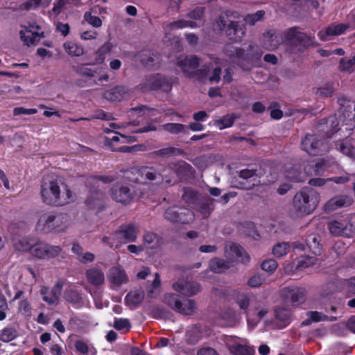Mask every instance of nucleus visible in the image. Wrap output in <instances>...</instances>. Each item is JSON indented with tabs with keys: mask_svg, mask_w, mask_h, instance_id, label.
Here are the masks:
<instances>
[{
	"mask_svg": "<svg viewBox=\"0 0 355 355\" xmlns=\"http://www.w3.org/2000/svg\"><path fill=\"white\" fill-rule=\"evenodd\" d=\"M223 51L232 63L246 71L260 65L263 54L261 49L258 45L252 44L245 50L232 43H228L224 46Z\"/></svg>",
	"mask_w": 355,
	"mask_h": 355,
	"instance_id": "obj_1",
	"label": "nucleus"
},
{
	"mask_svg": "<svg viewBox=\"0 0 355 355\" xmlns=\"http://www.w3.org/2000/svg\"><path fill=\"white\" fill-rule=\"evenodd\" d=\"M40 193L42 202L52 207L67 205L76 197L67 184L58 180L42 181Z\"/></svg>",
	"mask_w": 355,
	"mask_h": 355,
	"instance_id": "obj_2",
	"label": "nucleus"
},
{
	"mask_svg": "<svg viewBox=\"0 0 355 355\" xmlns=\"http://www.w3.org/2000/svg\"><path fill=\"white\" fill-rule=\"evenodd\" d=\"M320 194L309 187H303L293 198V209L297 217L311 214L318 207Z\"/></svg>",
	"mask_w": 355,
	"mask_h": 355,
	"instance_id": "obj_3",
	"label": "nucleus"
},
{
	"mask_svg": "<svg viewBox=\"0 0 355 355\" xmlns=\"http://www.w3.org/2000/svg\"><path fill=\"white\" fill-rule=\"evenodd\" d=\"M69 226V216L67 214L51 211L40 217L37 229L45 234L64 232Z\"/></svg>",
	"mask_w": 355,
	"mask_h": 355,
	"instance_id": "obj_4",
	"label": "nucleus"
},
{
	"mask_svg": "<svg viewBox=\"0 0 355 355\" xmlns=\"http://www.w3.org/2000/svg\"><path fill=\"white\" fill-rule=\"evenodd\" d=\"M135 172L139 176L135 179L137 182L154 181L155 184L165 182L166 184L175 182V173L170 167L164 168L161 172H157L155 168L145 166L136 168Z\"/></svg>",
	"mask_w": 355,
	"mask_h": 355,
	"instance_id": "obj_5",
	"label": "nucleus"
},
{
	"mask_svg": "<svg viewBox=\"0 0 355 355\" xmlns=\"http://www.w3.org/2000/svg\"><path fill=\"white\" fill-rule=\"evenodd\" d=\"M137 233L138 230L135 224L121 225L119 230L109 236H103L102 242L111 248L118 249L123 243L135 242L137 237Z\"/></svg>",
	"mask_w": 355,
	"mask_h": 355,
	"instance_id": "obj_6",
	"label": "nucleus"
},
{
	"mask_svg": "<svg viewBox=\"0 0 355 355\" xmlns=\"http://www.w3.org/2000/svg\"><path fill=\"white\" fill-rule=\"evenodd\" d=\"M115 180L112 175H93L87 178L85 185L89 189L90 195L86 199L85 203L89 209L100 208L103 194L96 184L101 181L103 183H111Z\"/></svg>",
	"mask_w": 355,
	"mask_h": 355,
	"instance_id": "obj_7",
	"label": "nucleus"
},
{
	"mask_svg": "<svg viewBox=\"0 0 355 355\" xmlns=\"http://www.w3.org/2000/svg\"><path fill=\"white\" fill-rule=\"evenodd\" d=\"M314 36L301 32L297 27L291 28L284 33L287 45L297 48L300 52L304 51L309 47L318 46V44L314 41Z\"/></svg>",
	"mask_w": 355,
	"mask_h": 355,
	"instance_id": "obj_8",
	"label": "nucleus"
},
{
	"mask_svg": "<svg viewBox=\"0 0 355 355\" xmlns=\"http://www.w3.org/2000/svg\"><path fill=\"white\" fill-rule=\"evenodd\" d=\"M216 23L219 30L224 31L229 40H240L245 34L243 25L239 21H232L227 12L220 14Z\"/></svg>",
	"mask_w": 355,
	"mask_h": 355,
	"instance_id": "obj_9",
	"label": "nucleus"
},
{
	"mask_svg": "<svg viewBox=\"0 0 355 355\" xmlns=\"http://www.w3.org/2000/svg\"><path fill=\"white\" fill-rule=\"evenodd\" d=\"M188 129H190L192 131H202L203 130V125L196 121L191 123L189 128L180 123H166L159 125L157 128L154 124L150 123L136 130H132V133H144L148 131L162 130L170 132L171 133H180L187 131Z\"/></svg>",
	"mask_w": 355,
	"mask_h": 355,
	"instance_id": "obj_10",
	"label": "nucleus"
},
{
	"mask_svg": "<svg viewBox=\"0 0 355 355\" xmlns=\"http://www.w3.org/2000/svg\"><path fill=\"white\" fill-rule=\"evenodd\" d=\"M110 196L115 202L126 206L133 202L136 192L130 184L117 182L112 184L110 189Z\"/></svg>",
	"mask_w": 355,
	"mask_h": 355,
	"instance_id": "obj_11",
	"label": "nucleus"
},
{
	"mask_svg": "<svg viewBox=\"0 0 355 355\" xmlns=\"http://www.w3.org/2000/svg\"><path fill=\"white\" fill-rule=\"evenodd\" d=\"M164 302L175 311L185 315H191L196 309V302L193 300L180 299L178 294L166 293L164 297Z\"/></svg>",
	"mask_w": 355,
	"mask_h": 355,
	"instance_id": "obj_12",
	"label": "nucleus"
},
{
	"mask_svg": "<svg viewBox=\"0 0 355 355\" xmlns=\"http://www.w3.org/2000/svg\"><path fill=\"white\" fill-rule=\"evenodd\" d=\"M164 218L173 223L189 224L194 220V214L188 208L174 205L166 209Z\"/></svg>",
	"mask_w": 355,
	"mask_h": 355,
	"instance_id": "obj_13",
	"label": "nucleus"
},
{
	"mask_svg": "<svg viewBox=\"0 0 355 355\" xmlns=\"http://www.w3.org/2000/svg\"><path fill=\"white\" fill-rule=\"evenodd\" d=\"M320 135H305L301 141V148L309 155L317 156L322 155L327 148L326 141L319 138Z\"/></svg>",
	"mask_w": 355,
	"mask_h": 355,
	"instance_id": "obj_14",
	"label": "nucleus"
},
{
	"mask_svg": "<svg viewBox=\"0 0 355 355\" xmlns=\"http://www.w3.org/2000/svg\"><path fill=\"white\" fill-rule=\"evenodd\" d=\"M264 171L254 166L240 170L239 172L238 188L250 190L256 185V178L261 177Z\"/></svg>",
	"mask_w": 355,
	"mask_h": 355,
	"instance_id": "obj_15",
	"label": "nucleus"
},
{
	"mask_svg": "<svg viewBox=\"0 0 355 355\" xmlns=\"http://www.w3.org/2000/svg\"><path fill=\"white\" fill-rule=\"evenodd\" d=\"M281 297L285 303L296 307L304 302L306 290L297 286L284 287L281 291Z\"/></svg>",
	"mask_w": 355,
	"mask_h": 355,
	"instance_id": "obj_16",
	"label": "nucleus"
},
{
	"mask_svg": "<svg viewBox=\"0 0 355 355\" xmlns=\"http://www.w3.org/2000/svg\"><path fill=\"white\" fill-rule=\"evenodd\" d=\"M171 87L172 85L168 80L159 73L146 77L141 84V89L144 92L161 89L163 92H168L171 89Z\"/></svg>",
	"mask_w": 355,
	"mask_h": 355,
	"instance_id": "obj_17",
	"label": "nucleus"
},
{
	"mask_svg": "<svg viewBox=\"0 0 355 355\" xmlns=\"http://www.w3.org/2000/svg\"><path fill=\"white\" fill-rule=\"evenodd\" d=\"M330 233L336 236L352 237L355 234V226L347 220H333L329 223Z\"/></svg>",
	"mask_w": 355,
	"mask_h": 355,
	"instance_id": "obj_18",
	"label": "nucleus"
},
{
	"mask_svg": "<svg viewBox=\"0 0 355 355\" xmlns=\"http://www.w3.org/2000/svg\"><path fill=\"white\" fill-rule=\"evenodd\" d=\"M292 248L295 253L302 252L300 254L301 259L296 263L297 269L306 268L315 264L317 259L306 253L308 251L305 243L300 241L293 242L292 243Z\"/></svg>",
	"mask_w": 355,
	"mask_h": 355,
	"instance_id": "obj_19",
	"label": "nucleus"
},
{
	"mask_svg": "<svg viewBox=\"0 0 355 355\" xmlns=\"http://www.w3.org/2000/svg\"><path fill=\"white\" fill-rule=\"evenodd\" d=\"M225 255L230 261L247 263L250 261V257L244 248L234 243H231L229 247L226 246Z\"/></svg>",
	"mask_w": 355,
	"mask_h": 355,
	"instance_id": "obj_20",
	"label": "nucleus"
},
{
	"mask_svg": "<svg viewBox=\"0 0 355 355\" xmlns=\"http://www.w3.org/2000/svg\"><path fill=\"white\" fill-rule=\"evenodd\" d=\"M173 289L179 293L191 297L197 295L200 291V285L196 282L179 279L173 284Z\"/></svg>",
	"mask_w": 355,
	"mask_h": 355,
	"instance_id": "obj_21",
	"label": "nucleus"
},
{
	"mask_svg": "<svg viewBox=\"0 0 355 355\" xmlns=\"http://www.w3.org/2000/svg\"><path fill=\"white\" fill-rule=\"evenodd\" d=\"M341 118L336 115L320 119L316 125V130L322 133H337L339 132Z\"/></svg>",
	"mask_w": 355,
	"mask_h": 355,
	"instance_id": "obj_22",
	"label": "nucleus"
},
{
	"mask_svg": "<svg viewBox=\"0 0 355 355\" xmlns=\"http://www.w3.org/2000/svg\"><path fill=\"white\" fill-rule=\"evenodd\" d=\"M176 64L187 76L189 77V73L199 67V58L195 55L190 56L182 55L177 58Z\"/></svg>",
	"mask_w": 355,
	"mask_h": 355,
	"instance_id": "obj_23",
	"label": "nucleus"
},
{
	"mask_svg": "<svg viewBox=\"0 0 355 355\" xmlns=\"http://www.w3.org/2000/svg\"><path fill=\"white\" fill-rule=\"evenodd\" d=\"M338 103L340 105L339 116L341 119H355V101L340 96L338 98Z\"/></svg>",
	"mask_w": 355,
	"mask_h": 355,
	"instance_id": "obj_24",
	"label": "nucleus"
},
{
	"mask_svg": "<svg viewBox=\"0 0 355 355\" xmlns=\"http://www.w3.org/2000/svg\"><path fill=\"white\" fill-rule=\"evenodd\" d=\"M329 166L328 161L324 159H318L309 163L304 167L305 173L309 176H321Z\"/></svg>",
	"mask_w": 355,
	"mask_h": 355,
	"instance_id": "obj_25",
	"label": "nucleus"
},
{
	"mask_svg": "<svg viewBox=\"0 0 355 355\" xmlns=\"http://www.w3.org/2000/svg\"><path fill=\"white\" fill-rule=\"evenodd\" d=\"M349 26V24H332L324 30L319 31L318 37L322 41H327L329 36H337L344 33Z\"/></svg>",
	"mask_w": 355,
	"mask_h": 355,
	"instance_id": "obj_26",
	"label": "nucleus"
},
{
	"mask_svg": "<svg viewBox=\"0 0 355 355\" xmlns=\"http://www.w3.org/2000/svg\"><path fill=\"white\" fill-rule=\"evenodd\" d=\"M354 202V199L349 195L336 196L330 199L325 204V209L334 211L338 208L350 206Z\"/></svg>",
	"mask_w": 355,
	"mask_h": 355,
	"instance_id": "obj_27",
	"label": "nucleus"
},
{
	"mask_svg": "<svg viewBox=\"0 0 355 355\" xmlns=\"http://www.w3.org/2000/svg\"><path fill=\"white\" fill-rule=\"evenodd\" d=\"M87 282L92 286H98L104 283L105 275L103 271L97 268L87 269L85 272Z\"/></svg>",
	"mask_w": 355,
	"mask_h": 355,
	"instance_id": "obj_28",
	"label": "nucleus"
},
{
	"mask_svg": "<svg viewBox=\"0 0 355 355\" xmlns=\"http://www.w3.org/2000/svg\"><path fill=\"white\" fill-rule=\"evenodd\" d=\"M110 282L117 286H121L123 284H125L128 282V277L124 270L119 267H112L110 270L109 275Z\"/></svg>",
	"mask_w": 355,
	"mask_h": 355,
	"instance_id": "obj_29",
	"label": "nucleus"
},
{
	"mask_svg": "<svg viewBox=\"0 0 355 355\" xmlns=\"http://www.w3.org/2000/svg\"><path fill=\"white\" fill-rule=\"evenodd\" d=\"M306 247L307 251L311 253V257H316L320 255L322 251V248L320 243L318 236L315 234L309 235L305 240Z\"/></svg>",
	"mask_w": 355,
	"mask_h": 355,
	"instance_id": "obj_30",
	"label": "nucleus"
},
{
	"mask_svg": "<svg viewBox=\"0 0 355 355\" xmlns=\"http://www.w3.org/2000/svg\"><path fill=\"white\" fill-rule=\"evenodd\" d=\"M128 89L124 86L118 85L103 93V98L110 101H121Z\"/></svg>",
	"mask_w": 355,
	"mask_h": 355,
	"instance_id": "obj_31",
	"label": "nucleus"
},
{
	"mask_svg": "<svg viewBox=\"0 0 355 355\" xmlns=\"http://www.w3.org/2000/svg\"><path fill=\"white\" fill-rule=\"evenodd\" d=\"M184 153V150L175 147H167L155 150L150 153V157L154 158L155 157H160L163 158H168L171 157H176L182 155Z\"/></svg>",
	"mask_w": 355,
	"mask_h": 355,
	"instance_id": "obj_32",
	"label": "nucleus"
},
{
	"mask_svg": "<svg viewBox=\"0 0 355 355\" xmlns=\"http://www.w3.org/2000/svg\"><path fill=\"white\" fill-rule=\"evenodd\" d=\"M144 294L141 291H130L125 297V304L131 309L137 308L143 302Z\"/></svg>",
	"mask_w": 355,
	"mask_h": 355,
	"instance_id": "obj_33",
	"label": "nucleus"
},
{
	"mask_svg": "<svg viewBox=\"0 0 355 355\" xmlns=\"http://www.w3.org/2000/svg\"><path fill=\"white\" fill-rule=\"evenodd\" d=\"M144 245L146 248L150 249H155L159 247L162 242V239L156 233L151 232H146L144 233Z\"/></svg>",
	"mask_w": 355,
	"mask_h": 355,
	"instance_id": "obj_34",
	"label": "nucleus"
},
{
	"mask_svg": "<svg viewBox=\"0 0 355 355\" xmlns=\"http://www.w3.org/2000/svg\"><path fill=\"white\" fill-rule=\"evenodd\" d=\"M209 267L214 272L223 273L230 268V263L229 261L216 257L210 261Z\"/></svg>",
	"mask_w": 355,
	"mask_h": 355,
	"instance_id": "obj_35",
	"label": "nucleus"
},
{
	"mask_svg": "<svg viewBox=\"0 0 355 355\" xmlns=\"http://www.w3.org/2000/svg\"><path fill=\"white\" fill-rule=\"evenodd\" d=\"M18 336L19 333L17 328L12 324L6 326L0 332V340L3 343L12 341Z\"/></svg>",
	"mask_w": 355,
	"mask_h": 355,
	"instance_id": "obj_36",
	"label": "nucleus"
},
{
	"mask_svg": "<svg viewBox=\"0 0 355 355\" xmlns=\"http://www.w3.org/2000/svg\"><path fill=\"white\" fill-rule=\"evenodd\" d=\"M64 300L72 304H80L82 302V295L80 293L73 288H67L64 292Z\"/></svg>",
	"mask_w": 355,
	"mask_h": 355,
	"instance_id": "obj_37",
	"label": "nucleus"
},
{
	"mask_svg": "<svg viewBox=\"0 0 355 355\" xmlns=\"http://www.w3.org/2000/svg\"><path fill=\"white\" fill-rule=\"evenodd\" d=\"M40 293L42 296V300L47 304L50 306H56L58 304V297H56L51 293L49 287L45 286H42L40 290Z\"/></svg>",
	"mask_w": 355,
	"mask_h": 355,
	"instance_id": "obj_38",
	"label": "nucleus"
},
{
	"mask_svg": "<svg viewBox=\"0 0 355 355\" xmlns=\"http://www.w3.org/2000/svg\"><path fill=\"white\" fill-rule=\"evenodd\" d=\"M275 316L277 320L283 322L284 327H286L291 323V312L288 309L277 307L275 309Z\"/></svg>",
	"mask_w": 355,
	"mask_h": 355,
	"instance_id": "obj_39",
	"label": "nucleus"
},
{
	"mask_svg": "<svg viewBox=\"0 0 355 355\" xmlns=\"http://www.w3.org/2000/svg\"><path fill=\"white\" fill-rule=\"evenodd\" d=\"M154 110V108L139 104L137 107H131L130 110H128V116L129 119H134L135 117H143L146 112H150Z\"/></svg>",
	"mask_w": 355,
	"mask_h": 355,
	"instance_id": "obj_40",
	"label": "nucleus"
},
{
	"mask_svg": "<svg viewBox=\"0 0 355 355\" xmlns=\"http://www.w3.org/2000/svg\"><path fill=\"white\" fill-rule=\"evenodd\" d=\"M46 248V243H34L31 248L29 245H26L24 250H30V252L32 255L39 259H45V254Z\"/></svg>",
	"mask_w": 355,
	"mask_h": 355,
	"instance_id": "obj_41",
	"label": "nucleus"
},
{
	"mask_svg": "<svg viewBox=\"0 0 355 355\" xmlns=\"http://www.w3.org/2000/svg\"><path fill=\"white\" fill-rule=\"evenodd\" d=\"M176 173L180 178L189 176L194 171L192 166L184 161L175 164Z\"/></svg>",
	"mask_w": 355,
	"mask_h": 355,
	"instance_id": "obj_42",
	"label": "nucleus"
},
{
	"mask_svg": "<svg viewBox=\"0 0 355 355\" xmlns=\"http://www.w3.org/2000/svg\"><path fill=\"white\" fill-rule=\"evenodd\" d=\"M214 200L211 198H207L200 202L199 205V211L203 217H208L214 209Z\"/></svg>",
	"mask_w": 355,
	"mask_h": 355,
	"instance_id": "obj_43",
	"label": "nucleus"
},
{
	"mask_svg": "<svg viewBox=\"0 0 355 355\" xmlns=\"http://www.w3.org/2000/svg\"><path fill=\"white\" fill-rule=\"evenodd\" d=\"M334 85V83H327L324 84L322 87L317 88V91L315 92L316 96L321 98L332 96L335 91Z\"/></svg>",
	"mask_w": 355,
	"mask_h": 355,
	"instance_id": "obj_44",
	"label": "nucleus"
},
{
	"mask_svg": "<svg viewBox=\"0 0 355 355\" xmlns=\"http://www.w3.org/2000/svg\"><path fill=\"white\" fill-rule=\"evenodd\" d=\"M307 315L309 316V319L311 322H318L320 321H336L337 320L336 317L331 316L328 317L327 315L317 311H311L307 312Z\"/></svg>",
	"mask_w": 355,
	"mask_h": 355,
	"instance_id": "obj_45",
	"label": "nucleus"
},
{
	"mask_svg": "<svg viewBox=\"0 0 355 355\" xmlns=\"http://www.w3.org/2000/svg\"><path fill=\"white\" fill-rule=\"evenodd\" d=\"M64 50L71 56L79 57L84 54V49L73 42H65L63 44Z\"/></svg>",
	"mask_w": 355,
	"mask_h": 355,
	"instance_id": "obj_46",
	"label": "nucleus"
},
{
	"mask_svg": "<svg viewBox=\"0 0 355 355\" xmlns=\"http://www.w3.org/2000/svg\"><path fill=\"white\" fill-rule=\"evenodd\" d=\"M291 249V245L287 242H282L276 244L273 248L272 252L276 257H282L286 254Z\"/></svg>",
	"mask_w": 355,
	"mask_h": 355,
	"instance_id": "obj_47",
	"label": "nucleus"
},
{
	"mask_svg": "<svg viewBox=\"0 0 355 355\" xmlns=\"http://www.w3.org/2000/svg\"><path fill=\"white\" fill-rule=\"evenodd\" d=\"M153 148L152 145L148 144H137L132 146H122L118 149L120 152L123 153H130L136 151H146Z\"/></svg>",
	"mask_w": 355,
	"mask_h": 355,
	"instance_id": "obj_48",
	"label": "nucleus"
},
{
	"mask_svg": "<svg viewBox=\"0 0 355 355\" xmlns=\"http://www.w3.org/2000/svg\"><path fill=\"white\" fill-rule=\"evenodd\" d=\"M182 198L188 204H195L198 198V192L192 188H184Z\"/></svg>",
	"mask_w": 355,
	"mask_h": 355,
	"instance_id": "obj_49",
	"label": "nucleus"
},
{
	"mask_svg": "<svg viewBox=\"0 0 355 355\" xmlns=\"http://www.w3.org/2000/svg\"><path fill=\"white\" fill-rule=\"evenodd\" d=\"M355 64V55L352 58H343L339 62V70L340 71H347L352 73L353 66Z\"/></svg>",
	"mask_w": 355,
	"mask_h": 355,
	"instance_id": "obj_50",
	"label": "nucleus"
},
{
	"mask_svg": "<svg viewBox=\"0 0 355 355\" xmlns=\"http://www.w3.org/2000/svg\"><path fill=\"white\" fill-rule=\"evenodd\" d=\"M91 64L90 63L80 64L77 65H73L71 67L72 70L78 75L86 76L88 78H92L94 74L91 69L86 67L87 65Z\"/></svg>",
	"mask_w": 355,
	"mask_h": 355,
	"instance_id": "obj_51",
	"label": "nucleus"
},
{
	"mask_svg": "<svg viewBox=\"0 0 355 355\" xmlns=\"http://www.w3.org/2000/svg\"><path fill=\"white\" fill-rule=\"evenodd\" d=\"M209 71V67L205 65L202 68L189 73V78H196L199 81L204 83L207 79Z\"/></svg>",
	"mask_w": 355,
	"mask_h": 355,
	"instance_id": "obj_52",
	"label": "nucleus"
},
{
	"mask_svg": "<svg viewBox=\"0 0 355 355\" xmlns=\"http://www.w3.org/2000/svg\"><path fill=\"white\" fill-rule=\"evenodd\" d=\"M202 338L200 328L194 327L187 334V343L190 345L197 344Z\"/></svg>",
	"mask_w": 355,
	"mask_h": 355,
	"instance_id": "obj_53",
	"label": "nucleus"
},
{
	"mask_svg": "<svg viewBox=\"0 0 355 355\" xmlns=\"http://www.w3.org/2000/svg\"><path fill=\"white\" fill-rule=\"evenodd\" d=\"M113 327L117 331L128 332L131 329V323L127 318H115Z\"/></svg>",
	"mask_w": 355,
	"mask_h": 355,
	"instance_id": "obj_54",
	"label": "nucleus"
},
{
	"mask_svg": "<svg viewBox=\"0 0 355 355\" xmlns=\"http://www.w3.org/2000/svg\"><path fill=\"white\" fill-rule=\"evenodd\" d=\"M232 353L234 355H254L255 350L253 347L239 344L234 347Z\"/></svg>",
	"mask_w": 355,
	"mask_h": 355,
	"instance_id": "obj_55",
	"label": "nucleus"
},
{
	"mask_svg": "<svg viewBox=\"0 0 355 355\" xmlns=\"http://www.w3.org/2000/svg\"><path fill=\"white\" fill-rule=\"evenodd\" d=\"M336 146L343 155L355 158V147L343 141L337 143Z\"/></svg>",
	"mask_w": 355,
	"mask_h": 355,
	"instance_id": "obj_56",
	"label": "nucleus"
},
{
	"mask_svg": "<svg viewBox=\"0 0 355 355\" xmlns=\"http://www.w3.org/2000/svg\"><path fill=\"white\" fill-rule=\"evenodd\" d=\"M45 259H49L58 257L61 252L62 248L59 245H52L46 243Z\"/></svg>",
	"mask_w": 355,
	"mask_h": 355,
	"instance_id": "obj_57",
	"label": "nucleus"
},
{
	"mask_svg": "<svg viewBox=\"0 0 355 355\" xmlns=\"http://www.w3.org/2000/svg\"><path fill=\"white\" fill-rule=\"evenodd\" d=\"M18 312L25 316H30L31 313V306L27 298L22 299L18 304Z\"/></svg>",
	"mask_w": 355,
	"mask_h": 355,
	"instance_id": "obj_58",
	"label": "nucleus"
},
{
	"mask_svg": "<svg viewBox=\"0 0 355 355\" xmlns=\"http://www.w3.org/2000/svg\"><path fill=\"white\" fill-rule=\"evenodd\" d=\"M236 302L241 309H248L250 304V297L247 293H239L236 297Z\"/></svg>",
	"mask_w": 355,
	"mask_h": 355,
	"instance_id": "obj_59",
	"label": "nucleus"
},
{
	"mask_svg": "<svg viewBox=\"0 0 355 355\" xmlns=\"http://www.w3.org/2000/svg\"><path fill=\"white\" fill-rule=\"evenodd\" d=\"M355 128V120L353 119H342L340 123L339 131L343 132L353 130Z\"/></svg>",
	"mask_w": 355,
	"mask_h": 355,
	"instance_id": "obj_60",
	"label": "nucleus"
},
{
	"mask_svg": "<svg viewBox=\"0 0 355 355\" xmlns=\"http://www.w3.org/2000/svg\"><path fill=\"white\" fill-rule=\"evenodd\" d=\"M85 20L95 28H98L102 25V21L100 17L93 16L91 12H86L84 15Z\"/></svg>",
	"mask_w": 355,
	"mask_h": 355,
	"instance_id": "obj_61",
	"label": "nucleus"
},
{
	"mask_svg": "<svg viewBox=\"0 0 355 355\" xmlns=\"http://www.w3.org/2000/svg\"><path fill=\"white\" fill-rule=\"evenodd\" d=\"M234 121V117L232 115H226L219 120L216 121L219 129L222 130L225 128L230 127Z\"/></svg>",
	"mask_w": 355,
	"mask_h": 355,
	"instance_id": "obj_62",
	"label": "nucleus"
},
{
	"mask_svg": "<svg viewBox=\"0 0 355 355\" xmlns=\"http://www.w3.org/2000/svg\"><path fill=\"white\" fill-rule=\"evenodd\" d=\"M261 267L263 270L272 272L277 269V263L275 259H269L263 261L261 265Z\"/></svg>",
	"mask_w": 355,
	"mask_h": 355,
	"instance_id": "obj_63",
	"label": "nucleus"
},
{
	"mask_svg": "<svg viewBox=\"0 0 355 355\" xmlns=\"http://www.w3.org/2000/svg\"><path fill=\"white\" fill-rule=\"evenodd\" d=\"M243 227L248 230V236H252L255 240H259L260 239V234L258 231L255 230V225L254 223L250 221L245 222Z\"/></svg>",
	"mask_w": 355,
	"mask_h": 355,
	"instance_id": "obj_64",
	"label": "nucleus"
}]
</instances>
